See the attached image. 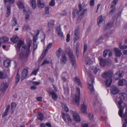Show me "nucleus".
<instances>
[{
    "mask_svg": "<svg viewBox=\"0 0 127 127\" xmlns=\"http://www.w3.org/2000/svg\"><path fill=\"white\" fill-rule=\"evenodd\" d=\"M19 37L16 35H14L12 37L11 39V40L14 43H16L18 41Z\"/></svg>",
    "mask_w": 127,
    "mask_h": 127,
    "instance_id": "obj_20",
    "label": "nucleus"
},
{
    "mask_svg": "<svg viewBox=\"0 0 127 127\" xmlns=\"http://www.w3.org/2000/svg\"><path fill=\"white\" fill-rule=\"evenodd\" d=\"M9 40V39L5 36H3L2 37H0V40H3L2 43H7Z\"/></svg>",
    "mask_w": 127,
    "mask_h": 127,
    "instance_id": "obj_21",
    "label": "nucleus"
},
{
    "mask_svg": "<svg viewBox=\"0 0 127 127\" xmlns=\"http://www.w3.org/2000/svg\"><path fill=\"white\" fill-rule=\"evenodd\" d=\"M10 108V105H8L6 108L5 111L8 112Z\"/></svg>",
    "mask_w": 127,
    "mask_h": 127,
    "instance_id": "obj_61",
    "label": "nucleus"
},
{
    "mask_svg": "<svg viewBox=\"0 0 127 127\" xmlns=\"http://www.w3.org/2000/svg\"><path fill=\"white\" fill-rule=\"evenodd\" d=\"M109 53V51H107V50H105L104 51L103 56L104 57H105L107 55V53Z\"/></svg>",
    "mask_w": 127,
    "mask_h": 127,
    "instance_id": "obj_51",
    "label": "nucleus"
},
{
    "mask_svg": "<svg viewBox=\"0 0 127 127\" xmlns=\"http://www.w3.org/2000/svg\"><path fill=\"white\" fill-rule=\"evenodd\" d=\"M123 74L122 71H119L114 75V78L116 80H118L122 77Z\"/></svg>",
    "mask_w": 127,
    "mask_h": 127,
    "instance_id": "obj_12",
    "label": "nucleus"
},
{
    "mask_svg": "<svg viewBox=\"0 0 127 127\" xmlns=\"http://www.w3.org/2000/svg\"><path fill=\"white\" fill-rule=\"evenodd\" d=\"M119 46L120 48L121 49H125V45H122L121 42H120L119 43Z\"/></svg>",
    "mask_w": 127,
    "mask_h": 127,
    "instance_id": "obj_43",
    "label": "nucleus"
},
{
    "mask_svg": "<svg viewBox=\"0 0 127 127\" xmlns=\"http://www.w3.org/2000/svg\"><path fill=\"white\" fill-rule=\"evenodd\" d=\"M79 11L77 9L74 10L72 12V17L73 18H75L76 16H77L78 14Z\"/></svg>",
    "mask_w": 127,
    "mask_h": 127,
    "instance_id": "obj_22",
    "label": "nucleus"
},
{
    "mask_svg": "<svg viewBox=\"0 0 127 127\" xmlns=\"http://www.w3.org/2000/svg\"><path fill=\"white\" fill-rule=\"evenodd\" d=\"M67 120L68 122V124H69L71 122L72 120L70 118V116L68 114H67L66 115Z\"/></svg>",
    "mask_w": 127,
    "mask_h": 127,
    "instance_id": "obj_45",
    "label": "nucleus"
},
{
    "mask_svg": "<svg viewBox=\"0 0 127 127\" xmlns=\"http://www.w3.org/2000/svg\"><path fill=\"white\" fill-rule=\"evenodd\" d=\"M28 74V70L26 69H24L22 72L21 79L23 80L27 77Z\"/></svg>",
    "mask_w": 127,
    "mask_h": 127,
    "instance_id": "obj_9",
    "label": "nucleus"
},
{
    "mask_svg": "<svg viewBox=\"0 0 127 127\" xmlns=\"http://www.w3.org/2000/svg\"><path fill=\"white\" fill-rule=\"evenodd\" d=\"M118 2V0H114L111 3V7H114L116 5Z\"/></svg>",
    "mask_w": 127,
    "mask_h": 127,
    "instance_id": "obj_40",
    "label": "nucleus"
},
{
    "mask_svg": "<svg viewBox=\"0 0 127 127\" xmlns=\"http://www.w3.org/2000/svg\"><path fill=\"white\" fill-rule=\"evenodd\" d=\"M80 96V90L79 88H77V93L75 94V102L77 106L79 105V101Z\"/></svg>",
    "mask_w": 127,
    "mask_h": 127,
    "instance_id": "obj_4",
    "label": "nucleus"
},
{
    "mask_svg": "<svg viewBox=\"0 0 127 127\" xmlns=\"http://www.w3.org/2000/svg\"><path fill=\"white\" fill-rule=\"evenodd\" d=\"M17 4L20 9H22L24 8V5L21 1H19L17 2Z\"/></svg>",
    "mask_w": 127,
    "mask_h": 127,
    "instance_id": "obj_27",
    "label": "nucleus"
},
{
    "mask_svg": "<svg viewBox=\"0 0 127 127\" xmlns=\"http://www.w3.org/2000/svg\"><path fill=\"white\" fill-rule=\"evenodd\" d=\"M112 25V24H111L110 23H108L106 26L105 30L109 29L110 27H111Z\"/></svg>",
    "mask_w": 127,
    "mask_h": 127,
    "instance_id": "obj_44",
    "label": "nucleus"
},
{
    "mask_svg": "<svg viewBox=\"0 0 127 127\" xmlns=\"http://www.w3.org/2000/svg\"><path fill=\"white\" fill-rule=\"evenodd\" d=\"M68 55L72 65L74 67H75L76 66V60L73 54L71 53H69Z\"/></svg>",
    "mask_w": 127,
    "mask_h": 127,
    "instance_id": "obj_6",
    "label": "nucleus"
},
{
    "mask_svg": "<svg viewBox=\"0 0 127 127\" xmlns=\"http://www.w3.org/2000/svg\"><path fill=\"white\" fill-rule=\"evenodd\" d=\"M16 104L14 102L11 103V109L13 110L16 107Z\"/></svg>",
    "mask_w": 127,
    "mask_h": 127,
    "instance_id": "obj_46",
    "label": "nucleus"
},
{
    "mask_svg": "<svg viewBox=\"0 0 127 127\" xmlns=\"http://www.w3.org/2000/svg\"><path fill=\"white\" fill-rule=\"evenodd\" d=\"M126 82L124 79L120 80L119 81V86H122L126 84Z\"/></svg>",
    "mask_w": 127,
    "mask_h": 127,
    "instance_id": "obj_30",
    "label": "nucleus"
},
{
    "mask_svg": "<svg viewBox=\"0 0 127 127\" xmlns=\"http://www.w3.org/2000/svg\"><path fill=\"white\" fill-rule=\"evenodd\" d=\"M111 8H112V9L109 13V15L111 16L112 15L113 13H115V12L116 10V8L115 7H113Z\"/></svg>",
    "mask_w": 127,
    "mask_h": 127,
    "instance_id": "obj_38",
    "label": "nucleus"
},
{
    "mask_svg": "<svg viewBox=\"0 0 127 127\" xmlns=\"http://www.w3.org/2000/svg\"><path fill=\"white\" fill-rule=\"evenodd\" d=\"M73 116L75 120L77 122H79L80 121V119L78 114L76 112H73Z\"/></svg>",
    "mask_w": 127,
    "mask_h": 127,
    "instance_id": "obj_15",
    "label": "nucleus"
},
{
    "mask_svg": "<svg viewBox=\"0 0 127 127\" xmlns=\"http://www.w3.org/2000/svg\"><path fill=\"white\" fill-rule=\"evenodd\" d=\"M32 83L33 85H38L40 84V83L39 82H34L33 81Z\"/></svg>",
    "mask_w": 127,
    "mask_h": 127,
    "instance_id": "obj_58",
    "label": "nucleus"
},
{
    "mask_svg": "<svg viewBox=\"0 0 127 127\" xmlns=\"http://www.w3.org/2000/svg\"><path fill=\"white\" fill-rule=\"evenodd\" d=\"M75 81L76 82L78 83V85H80L81 87H82L81 83V82L80 79L78 77H75Z\"/></svg>",
    "mask_w": 127,
    "mask_h": 127,
    "instance_id": "obj_29",
    "label": "nucleus"
},
{
    "mask_svg": "<svg viewBox=\"0 0 127 127\" xmlns=\"http://www.w3.org/2000/svg\"><path fill=\"white\" fill-rule=\"evenodd\" d=\"M4 74L2 71H0V79H3L4 78Z\"/></svg>",
    "mask_w": 127,
    "mask_h": 127,
    "instance_id": "obj_54",
    "label": "nucleus"
},
{
    "mask_svg": "<svg viewBox=\"0 0 127 127\" xmlns=\"http://www.w3.org/2000/svg\"><path fill=\"white\" fill-rule=\"evenodd\" d=\"M30 3L33 9H34L36 7L35 1V0H30Z\"/></svg>",
    "mask_w": 127,
    "mask_h": 127,
    "instance_id": "obj_32",
    "label": "nucleus"
},
{
    "mask_svg": "<svg viewBox=\"0 0 127 127\" xmlns=\"http://www.w3.org/2000/svg\"><path fill=\"white\" fill-rule=\"evenodd\" d=\"M32 41H29L26 45H25L22 46V48L24 50H26L25 54V57H28L30 53V49L31 46V45Z\"/></svg>",
    "mask_w": 127,
    "mask_h": 127,
    "instance_id": "obj_2",
    "label": "nucleus"
},
{
    "mask_svg": "<svg viewBox=\"0 0 127 127\" xmlns=\"http://www.w3.org/2000/svg\"><path fill=\"white\" fill-rule=\"evenodd\" d=\"M61 56V58L60 59V63L62 64H65L67 61L65 55L63 53L62 54Z\"/></svg>",
    "mask_w": 127,
    "mask_h": 127,
    "instance_id": "obj_11",
    "label": "nucleus"
},
{
    "mask_svg": "<svg viewBox=\"0 0 127 127\" xmlns=\"http://www.w3.org/2000/svg\"><path fill=\"white\" fill-rule=\"evenodd\" d=\"M24 41L22 40H20L17 43V46L16 47L17 53L19 51L21 46L24 45Z\"/></svg>",
    "mask_w": 127,
    "mask_h": 127,
    "instance_id": "obj_13",
    "label": "nucleus"
},
{
    "mask_svg": "<svg viewBox=\"0 0 127 127\" xmlns=\"http://www.w3.org/2000/svg\"><path fill=\"white\" fill-rule=\"evenodd\" d=\"M37 35H34L33 37V42L34 43H36V40H37Z\"/></svg>",
    "mask_w": 127,
    "mask_h": 127,
    "instance_id": "obj_50",
    "label": "nucleus"
},
{
    "mask_svg": "<svg viewBox=\"0 0 127 127\" xmlns=\"http://www.w3.org/2000/svg\"><path fill=\"white\" fill-rule=\"evenodd\" d=\"M93 83H92V82H91V84H89V83H88L89 84V88L91 90V94H93V93L94 91L93 85Z\"/></svg>",
    "mask_w": 127,
    "mask_h": 127,
    "instance_id": "obj_25",
    "label": "nucleus"
},
{
    "mask_svg": "<svg viewBox=\"0 0 127 127\" xmlns=\"http://www.w3.org/2000/svg\"><path fill=\"white\" fill-rule=\"evenodd\" d=\"M110 90L111 93L114 95L118 94L119 91V89L115 86H112L111 87Z\"/></svg>",
    "mask_w": 127,
    "mask_h": 127,
    "instance_id": "obj_8",
    "label": "nucleus"
},
{
    "mask_svg": "<svg viewBox=\"0 0 127 127\" xmlns=\"http://www.w3.org/2000/svg\"><path fill=\"white\" fill-rule=\"evenodd\" d=\"M78 8L79 9V12L80 11L82 10V6L81 4L80 3L78 4Z\"/></svg>",
    "mask_w": 127,
    "mask_h": 127,
    "instance_id": "obj_55",
    "label": "nucleus"
},
{
    "mask_svg": "<svg viewBox=\"0 0 127 127\" xmlns=\"http://www.w3.org/2000/svg\"><path fill=\"white\" fill-rule=\"evenodd\" d=\"M123 54L125 55H127V50H123L122 51Z\"/></svg>",
    "mask_w": 127,
    "mask_h": 127,
    "instance_id": "obj_64",
    "label": "nucleus"
},
{
    "mask_svg": "<svg viewBox=\"0 0 127 127\" xmlns=\"http://www.w3.org/2000/svg\"><path fill=\"white\" fill-rule=\"evenodd\" d=\"M45 10L46 13V14H48L49 13V8L48 7H46L45 8Z\"/></svg>",
    "mask_w": 127,
    "mask_h": 127,
    "instance_id": "obj_53",
    "label": "nucleus"
},
{
    "mask_svg": "<svg viewBox=\"0 0 127 127\" xmlns=\"http://www.w3.org/2000/svg\"><path fill=\"white\" fill-rule=\"evenodd\" d=\"M89 76L91 78V82H92V83H94V81L93 79V77L92 74H89Z\"/></svg>",
    "mask_w": 127,
    "mask_h": 127,
    "instance_id": "obj_60",
    "label": "nucleus"
},
{
    "mask_svg": "<svg viewBox=\"0 0 127 127\" xmlns=\"http://www.w3.org/2000/svg\"><path fill=\"white\" fill-rule=\"evenodd\" d=\"M98 70V69L97 68L95 67L94 69L93 72L95 74H96Z\"/></svg>",
    "mask_w": 127,
    "mask_h": 127,
    "instance_id": "obj_62",
    "label": "nucleus"
},
{
    "mask_svg": "<svg viewBox=\"0 0 127 127\" xmlns=\"http://www.w3.org/2000/svg\"><path fill=\"white\" fill-rule=\"evenodd\" d=\"M89 116L90 120H92L93 119L94 116L92 114H89Z\"/></svg>",
    "mask_w": 127,
    "mask_h": 127,
    "instance_id": "obj_57",
    "label": "nucleus"
},
{
    "mask_svg": "<svg viewBox=\"0 0 127 127\" xmlns=\"http://www.w3.org/2000/svg\"><path fill=\"white\" fill-rule=\"evenodd\" d=\"M43 115L41 113H39L37 116V119L38 120L41 121L43 119Z\"/></svg>",
    "mask_w": 127,
    "mask_h": 127,
    "instance_id": "obj_36",
    "label": "nucleus"
},
{
    "mask_svg": "<svg viewBox=\"0 0 127 127\" xmlns=\"http://www.w3.org/2000/svg\"><path fill=\"white\" fill-rule=\"evenodd\" d=\"M23 30L24 31H26L28 30H30L31 28L29 27V25L27 24H25L22 27Z\"/></svg>",
    "mask_w": 127,
    "mask_h": 127,
    "instance_id": "obj_26",
    "label": "nucleus"
},
{
    "mask_svg": "<svg viewBox=\"0 0 127 127\" xmlns=\"http://www.w3.org/2000/svg\"><path fill=\"white\" fill-rule=\"evenodd\" d=\"M87 11V9H84L81 13L80 15L77 20V23H79L82 19L84 17V15L86 13Z\"/></svg>",
    "mask_w": 127,
    "mask_h": 127,
    "instance_id": "obj_14",
    "label": "nucleus"
},
{
    "mask_svg": "<svg viewBox=\"0 0 127 127\" xmlns=\"http://www.w3.org/2000/svg\"><path fill=\"white\" fill-rule=\"evenodd\" d=\"M10 5H8L7 8V11L6 12V17L7 18L10 15L11 13V8Z\"/></svg>",
    "mask_w": 127,
    "mask_h": 127,
    "instance_id": "obj_17",
    "label": "nucleus"
},
{
    "mask_svg": "<svg viewBox=\"0 0 127 127\" xmlns=\"http://www.w3.org/2000/svg\"><path fill=\"white\" fill-rule=\"evenodd\" d=\"M55 5L54 0H52L49 3V5L51 6H54Z\"/></svg>",
    "mask_w": 127,
    "mask_h": 127,
    "instance_id": "obj_47",
    "label": "nucleus"
},
{
    "mask_svg": "<svg viewBox=\"0 0 127 127\" xmlns=\"http://www.w3.org/2000/svg\"><path fill=\"white\" fill-rule=\"evenodd\" d=\"M79 48L78 47H76V53L77 56L78 57L79 56L78 51Z\"/></svg>",
    "mask_w": 127,
    "mask_h": 127,
    "instance_id": "obj_56",
    "label": "nucleus"
},
{
    "mask_svg": "<svg viewBox=\"0 0 127 127\" xmlns=\"http://www.w3.org/2000/svg\"><path fill=\"white\" fill-rule=\"evenodd\" d=\"M20 79V75L19 74L18 71L15 78L16 84L19 81Z\"/></svg>",
    "mask_w": 127,
    "mask_h": 127,
    "instance_id": "obj_35",
    "label": "nucleus"
},
{
    "mask_svg": "<svg viewBox=\"0 0 127 127\" xmlns=\"http://www.w3.org/2000/svg\"><path fill=\"white\" fill-rule=\"evenodd\" d=\"M47 91L50 95L51 94V95L53 99H56L57 98V94L54 91L52 92H50L48 91Z\"/></svg>",
    "mask_w": 127,
    "mask_h": 127,
    "instance_id": "obj_18",
    "label": "nucleus"
},
{
    "mask_svg": "<svg viewBox=\"0 0 127 127\" xmlns=\"http://www.w3.org/2000/svg\"><path fill=\"white\" fill-rule=\"evenodd\" d=\"M103 19L102 18V16L100 15L97 18V21L98 24L99 25L103 21Z\"/></svg>",
    "mask_w": 127,
    "mask_h": 127,
    "instance_id": "obj_31",
    "label": "nucleus"
},
{
    "mask_svg": "<svg viewBox=\"0 0 127 127\" xmlns=\"http://www.w3.org/2000/svg\"><path fill=\"white\" fill-rule=\"evenodd\" d=\"M62 115H63V118L64 120L66 122V120L65 118V116H66V115L64 113H62Z\"/></svg>",
    "mask_w": 127,
    "mask_h": 127,
    "instance_id": "obj_59",
    "label": "nucleus"
},
{
    "mask_svg": "<svg viewBox=\"0 0 127 127\" xmlns=\"http://www.w3.org/2000/svg\"><path fill=\"white\" fill-rule=\"evenodd\" d=\"M38 71V70L37 69L35 70L32 72L31 73V75L33 74L35 75H36Z\"/></svg>",
    "mask_w": 127,
    "mask_h": 127,
    "instance_id": "obj_49",
    "label": "nucleus"
},
{
    "mask_svg": "<svg viewBox=\"0 0 127 127\" xmlns=\"http://www.w3.org/2000/svg\"><path fill=\"white\" fill-rule=\"evenodd\" d=\"M49 63L50 62L49 60H48L47 59H45L43 60L42 63L41 64V66H42L47 64H49Z\"/></svg>",
    "mask_w": 127,
    "mask_h": 127,
    "instance_id": "obj_42",
    "label": "nucleus"
},
{
    "mask_svg": "<svg viewBox=\"0 0 127 127\" xmlns=\"http://www.w3.org/2000/svg\"><path fill=\"white\" fill-rule=\"evenodd\" d=\"M99 60L100 61L99 64L100 65L102 66H105V65L106 63L104 60H103V59L101 58H99Z\"/></svg>",
    "mask_w": 127,
    "mask_h": 127,
    "instance_id": "obj_24",
    "label": "nucleus"
},
{
    "mask_svg": "<svg viewBox=\"0 0 127 127\" xmlns=\"http://www.w3.org/2000/svg\"><path fill=\"white\" fill-rule=\"evenodd\" d=\"M54 20H52L48 22V26L49 28H52L54 26Z\"/></svg>",
    "mask_w": 127,
    "mask_h": 127,
    "instance_id": "obj_23",
    "label": "nucleus"
},
{
    "mask_svg": "<svg viewBox=\"0 0 127 127\" xmlns=\"http://www.w3.org/2000/svg\"><path fill=\"white\" fill-rule=\"evenodd\" d=\"M112 74L110 71L105 72L102 75V77L105 78H107L105 81L106 85L108 87H109L112 82Z\"/></svg>",
    "mask_w": 127,
    "mask_h": 127,
    "instance_id": "obj_1",
    "label": "nucleus"
},
{
    "mask_svg": "<svg viewBox=\"0 0 127 127\" xmlns=\"http://www.w3.org/2000/svg\"><path fill=\"white\" fill-rule=\"evenodd\" d=\"M1 86H2L1 89L3 91L5 90L8 87L7 84L6 83H2L1 84Z\"/></svg>",
    "mask_w": 127,
    "mask_h": 127,
    "instance_id": "obj_33",
    "label": "nucleus"
},
{
    "mask_svg": "<svg viewBox=\"0 0 127 127\" xmlns=\"http://www.w3.org/2000/svg\"><path fill=\"white\" fill-rule=\"evenodd\" d=\"M122 102L123 101L121 100H120L118 102V108L119 109L118 112V114L119 116L122 118L123 117V114L124 108V107L122 106L121 105Z\"/></svg>",
    "mask_w": 127,
    "mask_h": 127,
    "instance_id": "obj_3",
    "label": "nucleus"
},
{
    "mask_svg": "<svg viewBox=\"0 0 127 127\" xmlns=\"http://www.w3.org/2000/svg\"><path fill=\"white\" fill-rule=\"evenodd\" d=\"M11 61L9 59L5 60L3 62L4 65L6 68H8L10 66Z\"/></svg>",
    "mask_w": 127,
    "mask_h": 127,
    "instance_id": "obj_16",
    "label": "nucleus"
},
{
    "mask_svg": "<svg viewBox=\"0 0 127 127\" xmlns=\"http://www.w3.org/2000/svg\"><path fill=\"white\" fill-rule=\"evenodd\" d=\"M123 117H124L125 118V122L127 121V112H125Z\"/></svg>",
    "mask_w": 127,
    "mask_h": 127,
    "instance_id": "obj_52",
    "label": "nucleus"
},
{
    "mask_svg": "<svg viewBox=\"0 0 127 127\" xmlns=\"http://www.w3.org/2000/svg\"><path fill=\"white\" fill-rule=\"evenodd\" d=\"M116 56L117 57H120L122 55L121 51L118 48H115L114 49Z\"/></svg>",
    "mask_w": 127,
    "mask_h": 127,
    "instance_id": "obj_10",
    "label": "nucleus"
},
{
    "mask_svg": "<svg viewBox=\"0 0 127 127\" xmlns=\"http://www.w3.org/2000/svg\"><path fill=\"white\" fill-rule=\"evenodd\" d=\"M17 24V22L16 19L14 17L12 18L11 21V25L12 26L16 25Z\"/></svg>",
    "mask_w": 127,
    "mask_h": 127,
    "instance_id": "obj_34",
    "label": "nucleus"
},
{
    "mask_svg": "<svg viewBox=\"0 0 127 127\" xmlns=\"http://www.w3.org/2000/svg\"><path fill=\"white\" fill-rule=\"evenodd\" d=\"M61 48H60L56 52L57 55L59 58H60L61 55Z\"/></svg>",
    "mask_w": 127,
    "mask_h": 127,
    "instance_id": "obj_41",
    "label": "nucleus"
},
{
    "mask_svg": "<svg viewBox=\"0 0 127 127\" xmlns=\"http://www.w3.org/2000/svg\"><path fill=\"white\" fill-rule=\"evenodd\" d=\"M94 0H91L90 1V5L91 6H93L94 4Z\"/></svg>",
    "mask_w": 127,
    "mask_h": 127,
    "instance_id": "obj_63",
    "label": "nucleus"
},
{
    "mask_svg": "<svg viewBox=\"0 0 127 127\" xmlns=\"http://www.w3.org/2000/svg\"><path fill=\"white\" fill-rule=\"evenodd\" d=\"M52 45V43H50L48 45L47 48L45 50L44 52H43L39 58V59L42 60L45 56L47 52H48L49 50L51 48Z\"/></svg>",
    "mask_w": 127,
    "mask_h": 127,
    "instance_id": "obj_5",
    "label": "nucleus"
},
{
    "mask_svg": "<svg viewBox=\"0 0 127 127\" xmlns=\"http://www.w3.org/2000/svg\"><path fill=\"white\" fill-rule=\"evenodd\" d=\"M62 105L63 108L64 110L66 112H67L69 111V109L67 107L66 105L64 103H62Z\"/></svg>",
    "mask_w": 127,
    "mask_h": 127,
    "instance_id": "obj_39",
    "label": "nucleus"
},
{
    "mask_svg": "<svg viewBox=\"0 0 127 127\" xmlns=\"http://www.w3.org/2000/svg\"><path fill=\"white\" fill-rule=\"evenodd\" d=\"M60 29L59 28L58 29H57V30L58 32L57 33L58 34L59 36L61 37L62 38H63L64 37V36L62 32L60 31Z\"/></svg>",
    "mask_w": 127,
    "mask_h": 127,
    "instance_id": "obj_37",
    "label": "nucleus"
},
{
    "mask_svg": "<svg viewBox=\"0 0 127 127\" xmlns=\"http://www.w3.org/2000/svg\"><path fill=\"white\" fill-rule=\"evenodd\" d=\"M81 111L82 113H86V106L83 103L81 106Z\"/></svg>",
    "mask_w": 127,
    "mask_h": 127,
    "instance_id": "obj_19",
    "label": "nucleus"
},
{
    "mask_svg": "<svg viewBox=\"0 0 127 127\" xmlns=\"http://www.w3.org/2000/svg\"><path fill=\"white\" fill-rule=\"evenodd\" d=\"M80 31L78 28L77 29L74 31V41H76L78 40L80 36Z\"/></svg>",
    "mask_w": 127,
    "mask_h": 127,
    "instance_id": "obj_7",
    "label": "nucleus"
},
{
    "mask_svg": "<svg viewBox=\"0 0 127 127\" xmlns=\"http://www.w3.org/2000/svg\"><path fill=\"white\" fill-rule=\"evenodd\" d=\"M70 40V35L68 34L67 35L66 41L67 42H68Z\"/></svg>",
    "mask_w": 127,
    "mask_h": 127,
    "instance_id": "obj_48",
    "label": "nucleus"
},
{
    "mask_svg": "<svg viewBox=\"0 0 127 127\" xmlns=\"http://www.w3.org/2000/svg\"><path fill=\"white\" fill-rule=\"evenodd\" d=\"M37 3L38 6L42 8H43L44 6V2H42L41 0H38L37 1Z\"/></svg>",
    "mask_w": 127,
    "mask_h": 127,
    "instance_id": "obj_28",
    "label": "nucleus"
}]
</instances>
